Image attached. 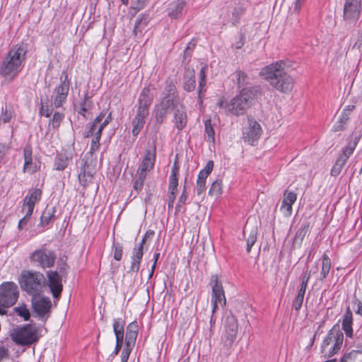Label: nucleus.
<instances>
[{"instance_id":"1","label":"nucleus","mask_w":362,"mask_h":362,"mask_svg":"<svg viewBox=\"0 0 362 362\" xmlns=\"http://www.w3.org/2000/svg\"><path fill=\"white\" fill-rule=\"evenodd\" d=\"M285 66L283 61L276 62L264 66L259 74L278 90L289 93L293 89L294 80L284 71Z\"/></svg>"},{"instance_id":"2","label":"nucleus","mask_w":362,"mask_h":362,"mask_svg":"<svg viewBox=\"0 0 362 362\" xmlns=\"http://www.w3.org/2000/svg\"><path fill=\"white\" fill-rule=\"evenodd\" d=\"M27 52L23 44L14 45L2 61L0 74L6 79L13 80L19 74Z\"/></svg>"},{"instance_id":"3","label":"nucleus","mask_w":362,"mask_h":362,"mask_svg":"<svg viewBox=\"0 0 362 362\" xmlns=\"http://www.w3.org/2000/svg\"><path fill=\"white\" fill-rule=\"evenodd\" d=\"M165 96L155 105L154 115L158 123L162 124L171 110H176L181 103L176 94L175 86L172 82H166L164 88Z\"/></svg>"},{"instance_id":"4","label":"nucleus","mask_w":362,"mask_h":362,"mask_svg":"<svg viewBox=\"0 0 362 362\" xmlns=\"http://www.w3.org/2000/svg\"><path fill=\"white\" fill-rule=\"evenodd\" d=\"M252 99V93L249 90L243 89L230 102H228L224 98H221L217 105L227 114L240 116L244 115L251 107Z\"/></svg>"},{"instance_id":"5","label":"nucleus","mask_w":362,"mask_h":362,"mask_svg":"<svg viewBox=\"0 0 362 362\" xmlns=\"http://www.w3.org/2000/svg\"><path fill=\"white\" fill-rule=\"evenodd\" d=\"M44 281L43 274L30 269L23 270L18 278L21 289L30 296L42 292L45 285Z\"/></svg>"},{"instance_id":"6","label":"nucleus","mask_w":362,"mask_h":362,"mask_svg":"<svg viewBox=\"0 0 362 362\" xmlns=\"http://www.w3.org/2000/svg\"><path fill=\"white\" fill-rule=\"evenodd\" d=\"M10 337L18 345H30L38 340L39 331L32 325L17 326L11 330Z\"/></svg>"},{"instance_id":"7","label":"nucleus","mask_w":362,"mask_h":362,"mask_svg":"<svg viewBox=\"0 0 362 362\" xmlns=\"http://www.w3.org/2000/svg\"><path fill=\"white\" fill-rule=\"evenodd\" d=\"M344 340L343 333L339 327H332L325 338L321 346V351L325 357H332L337 354L341 349Z\"/></svg>"},{"instance_id":"8","label":"nucleus","mask_w":362,"mask_h":362,"mask_svg":"<svg viewBox=\"0 0 362 362\" xmlns=\"http://www.w3.org/2000/svg\"><path fill=\"white\" fill-rule=\"evenodd\" d=\"M19 296L18 286L13 281L0 285V315L6 313V308L16 303Z\"/></svg>"},{"instance_id":"9","label":"nucleus","mask_w":362,"mask_h":362,"mask_svg":"<svg viewBox=\"0 0 362 362\" xmlns=\"http://www.w3.org/2000/svg\"><path fill=\"white\" fill-rule=\"evenodd\" d=\"M156 156V147L147 149L136 173V177L139 181L149 178V174L154 167Z\"/></svg>"},{"instance_id":"10","label":"nucleus","mask_w":362,"mask_h":362,"mask_svg":"<svg viewBox=\"0 0 362 362\" xmlns=\"http://www.w3.org/2000/svg\"><path fill=\"white\" fill-rule=\"evenodd\" d=\"M69 85L68 74L66 71H63L60 77V84L54 88L52 97L54 107H62L65 103L69 90Z\"/></svg>"},{"instance_id":"11","label":"nucleus","mask_w":362,"mask_h":362,"mask_svg":"<svg viewBox=\"0 0 362 362\" xmlns=\"http://www.w3.org/2000/svg\"><path fill=\"white\" fill-rule=\"evenodd\" d=\"M211 303L212 305V314L218 308V305L224 306L226 303L225 293L222 283L219 281L217 275H213L211 277Z\"/></svg>"},{"instance_id":"12","label":"nucleus","mask_w":362,"mask_h":362,"mask_svg":"<svg viewBox=\"0 0 362 362\" xmlns=\"http://www.w3.org/2000/svg\"><path fill=\"white\" fill-rule=\"evenodd\" d=\"M361 0H344L343 19L349 24L355 23L361 12Z\"/></svg>"},{"instance_id":"13","label":"nucleus","mask_w":362,"mask_h":362,"mask_svg":"<svg viewBox=\"0 0 362 362\" xmlns=\"http://www.w3.org/2000/svg\"><path fill=\"white\" fill-rule=\"evenodd\" d=\"M138 329V325L136 322H133L127 326L125 336V346L121 354L122 362H127L129 354L135 345Z\"/></svg>"},{"instance_id":"14","label":"nucleus","mask_w":362,"mask_h":362,"mask_svg":"<svg viewBox=\"0 0 362 362\" xmlns=\"http://www.w3.org/2000/svg\"><path fill=\"white\" fill-rule=\"evenodd\" d=\"M30 260L45 269L54 265L55 256L50 250L41 248L35 250L30 254Z\"/></svg>"},{"instance_id":"15","label":"nucleus","mask_w":362,"mask_h":362,"mask_svg":"<svg viewBox=\"0 0 362 362\" xmlns=\"http://www.w3.org/2000/svg\"><path fill=\"white\" fill-rule=\"evenodd\" d=\"M153 95L150 87L144 88L140 93L136 116L146 120Z\"/></svg>"},{"instance_id":"16","label":"nucleus","mask_w":362,"mask_h":362,"mask_svg":"<svg viewBox=\"0 0 362 362\" xmlns=\"http://www.w3.org/2000/svg\"><path fill=\"white\" fill-rule=\"evenodd\" d=\"M262 133L259 123L252 117H247V124L243 130V135L245 141L253 145L257 141Z\"/></svg>"},{"instance_id":"17","label":"nucleus","mask_w":362,"mask_h":362,"mask_svg":"<svg viewBox=\"0 0 362 362\" xmlns=\"http://www.w3.org/2000/svg\"><path fill=\"white\" fill-rule=\"evenodd\" d=\"M31 303L34 312L40 317L47 315L52 307L50 299L40 293L32 296Z\"/></svg>"},{"instance_id":"18","label":"nucleus","mask_w":362,"mask_h":362,"mask_svg":"<svg viewBox=\"0 0 362 362\" xmlns=\"http://www.w3.org/2000/svg\"><path fill=\"white\" fill-rule=\"evenodd\" d=\"M47 284L50 288L52 296L54 298L59 297L62 289V276L55 271H48L46 273Z\"/></svg>"},{"instance_id":"19","label":"nucleus","mask_w":362,"mask_h":362,"mask_svg":"<svg viewBox=\"0 0 362 362\" xmlns=\"http://www.w3.org/2000/svg\"><path fill=\"white\" fill-rule=\"evenodd\" d=\"M42 191L40 189H30L23 200L22 212L28 215H32L34 206L40 201Z\"/></svg>"},{"instance_id":"20","label":"nucleus","mask_w":362,"mask_h":362,"mask_svg":"<svg viewBox=\"0 0 362 362\" xmlns=\"http://www.w3.org/2000/svg\"><path fill=\"white\" fill-rule=\"evenodd\" d=\"M296 193L289 190L285 191L280 206V212L284 217L288 218L291 216L293 213V204L296 202Z\"/></svg>"},{"instance_id":"21","label":"nucleus","mask_w":362,"mask_h":362,"mask_svg":"<svg viewBox=\"0 0 362 362\" xmlns=\"http://www.w3.org/2000/svg\"><path fill=\"white\" fill-rule=\"evenodd\" d=\"M105 117V114L101 112L89 126L88 129L85 132L86 137H90L95 134V131L97 130L98 132H103V129L108 124L111 120V115L110 114L103 121V119Z\"/></svg>"},{"instance_id":"22","label":"nucleus","mask_w":362,"mask_h":362,"mask_svg":"<svg viewBox=\"0 0 362 362\" xmlns=\"http://www.w3.org/2000/svg\"><path fill=\"white\" fill-rule=\"evenodd\" d=\"M105 117V114L101 112L89 126L88 129L85 132L86 137H90L95 134V131L97 130L98 132H103V129L108 124L111 120V115L110 114L103 121V119Z\"/></svg>"},{"instance_id":"23","label":"nucleus","mask_w":362,"mask_h":362,"mask_svg":"<svg viewBox=\"0 0 362 362\" xmlns=\"http://www.w3.org/2000/svg\"><path fill=\"white\" fill-rule=\"evenodd\" d=\"M105 117V114L101 112L89 126L88 129L85 132L86 137H90L95 134V131L97 130L98 132H103V129L108 124L111 120V115L110 114L103 121V119Z\"/></svg>"},{"instance_id":"24","label":"nucleus","mask_w":362,"mask_h":362,"mask_svg":"<svg viewBox=\"0 0 362 362\" xmlns=\"http://www.w3.org/2000/svg\"><path fill=\"white\" fill-rule=\"evenodd\" d=\"M74 153L72 151L63 150L57 153L53 165V168L57 170H64L72 160Z\"/></svg>"},{"instance_id":"25","label":"nucleus","mask_w":362,"mask_h":362,"mask_svg":"<svg viewBox=\"0 0 362 362\" xmlns=\"http://www.w3.org/2000/svg\"><path fill=\"white\" fill-rule=\"evenodd\" d=\"M124 321L122 318L115 320L113 324L114 332L116 337V346L114 354L117 355L123 344Z\"/></svg>"},{"instance_id":"26","label":"nucleus","mask_w":362,"mask_h":362,"mask_svg":"<svg viewBox=\"0 0 362 362\" xmlns=\"http://www.w3.org/2000/svg\"><path fill=\"white\" fill-rule=\"evenodd\" d=\"M354 105H348L346 107L341 113L337 121L332 127V130L334 132H339L345 128L349 119L351 112L354 110Z\"/></svg>"},{"instance_id":"27","label":"nucleus","mask_w":362,"mask_h":362,"mask_svg":"<svg viewBox=\"0 0 362 362\" xmlns=\"http://www.w3.org/2000/svg\"><path fill=\"white\" fill-rule=\"evenodd\" d=\"M238 320L233 316L230 315L227 317L226 320V334L228 340L233 342L236 337L238 332Z\"/></svg>"},{"instance_id":"28","label":"nucleus","mask_w":362,"mask_h":362,"mask_svg":"<svg viewBox=\"0 0 362 362\" xmlns=\"http://www.w3.org/2000/svg\"><path fill=\"white\" fill-rule=\"evenodd\" d=\"M145 243V238H143L138 247L134 249L132 256V264L130 270L132 272H137L139 269L140 262L143 257V248Z\"/></svg>"},{"instance_id":"29","label":"nucleus","mask_w":362,"mask_h":362,"mask_svg":"<svg viewBox=\"0 0 362 362\" xmlns=\"http://www.w3.org/2000/svg\"><path fill=\"white\" fill-rule=\"evenodd\" d=\"M32 148L30 146L27 145L25 146L23 149V156H24V166L23 170L25 173H33L36 171L37 165L33 163V157H32Z\"/></svg>"},{"instance_id":"30","label":"nucleus","mask_w":362,"mask_h":362,"mask_svg":"<svg viewBox=\"0 0 362 362\" xmlns=\"http://www.w3.org/2000/svg\"><path fill=\"white\" fill-rule=\"evenodd\" d=\"M187 122V114L185 107L181 104L178 107H177L174 114L175 125L178 130H182L185 127Z\"/></svg>"},{"instance_id":"31","label":"nucleus","mask_w":362,"mask_h":362,"mask_svg":"<svg viewBox=\"0 0 362 362\" xmlns=\"http://www.w3.org/2000/svg\"><path fill=\"white\" fill-rule=\"evenodd\" d=\"M185 6V1L184 0H177V1L171 2L168 7V16L173 18H178Z\"/></svg>"},{"instance_id":"32","label":"nucleus","mask_w":362,"mask_h":362,"mask_svg":"<svg viewBox=\"0 0 362 362\" xmlns=\"http://www.w3.org/2000/svg\"><path fill=\"white\" fill-rule=\"evenodd\" d=\"M352 313L349 309L347 310L346 314L344 315V317L342 322V328L346 336L351 337L353 334V330L351 327L352 325Z\"/></svg>"},{"instance_id":"33","label":"nucleus","mask_w":362,"mask_h":362,"mask_svg":"<svg viewBox=\"0 0 362 362\" xmlns=\"http://www.w3.org/2000/svg\"><path fill=\"white\" fill-rule=\"evenodd\" d=\"M245 11L243 6H236L230 11V20L233 25L238 23Z\"/></svg>"},{"instance_id":"34","label":"nucleus","mask_w":362,"mask_h":362,"mask_svg":"<svg viewBox=\"0 0 362 362\" xmlns=\"http://www.w3.org/2000/svg\"><path fill=\"white\" fill-rule=\"evenodd\" d=\"M244 233L245 235H247L248 233V235L247 237V252H250L252 247L257 240V229L253 228L249 231L248 227L246 226L244 230Z\"/></svg>"},{"instance_id":"35","label":"nucleus","mask_w":362,"mask_h":362,"mask_svg":"<svg viewBox=\"0 0 362 362\" xmlns=\"http://www.w3.org/2000/svg\"><path fill=\"white\" fill-rule=\"evenodd\" d=\"M330 269H331V259L328 257L327 255L324 254L323 257H322V268H321V273H320V274L322 276V278H321L322 281L327 276Z\"/></svg>"},{"instance_id":"36","label":"nucleus","mask_w":362,"mask_h":362,"mask_svg":"<svg viewBox=\"0 0 362 362\" xmlns=\"http://www.w3.org/2000/svg\"><path fill=\"white\" fill-rule=\"evenodd\" d=\"M208 69V66L204 64L202 66L199 74V96L200 97V94L202 91L205 90L206 87V73Z\"/></svg>"},{"instance_id":"37","label":"nucleus","mask_w":362,"mask_h":362,"mask_svg":"<svg viewBox=\"0 0 362 362\" xmlns=\"http://www.w3.org/2000/svg\"><path fill=\"white\" fill-rule=\"evenodd\" d=\"M196 86V81L194 73H189L185 76L184 88L187 91H192Z\"/></svg>"},{"instance_id":"38","label":"nucleus","mask_w":362,"mask_h":362,"mask_svg":"<svg viewBox=\"0 0 362 362\" xmlns=\"http://www.w3.org/2000/svg\"><path fill=\"white\" fill-rule=\"evenodd\" d=\"M13 310L17 315L23 317L25 321L30 319V313L26 305L23 303L19 304L18 306L15 307Z\"/></svg>"},{"instance_id":"39","label":"nucleus","mask_w":362,"mask_h":362,"mask_svg":"<svg viewBox=\"0 0 362 362\" xmlns=\"http://www.w3.org/2000/svg\"><path fill=\"white\" fill-rule=\"evenodd\" d=\"M13 115V108L11 105H6L2 108L1 114L0 115V121L4 123L8 122L12 118Z\"/></svg>"},{"instance_id":"40","label":"nucleus","mask_w":362,"mask_h":362,"mask_svg":"<svg viewBox=\"0 0 362 362\" xmlns=\"http://www.w3.org/2000/svg\"><path fill=\"white\" fill-rule=\"evenodd\" d=\"M312 270L308 271L305 272V275L302 278V282L300 284V288L298 292V297L304 298L305 293L307 288L308 282L311 276Z\"/></svg>"},{"instance_id":"41","label":"nucleus","mask_w":362,"mask_h":362,"mask_svg":"<svg viewBox=\"0 0 362 362\" xmlns=\"http://www.w3.org/2000/svg\"><path fill=\"white\" fill-rule=\"evenodd\" d=\"M213 168L214 162L212 160L208 161L204 169L199 172L198 175V181H204L209 175L211 173Z\"/></svg>"},{"instance_id":"42","label":"nucleus","mask_w":362,"mask_h":362,"mask_svg":"<svg viewBox=\"0 0 362 362\" xmlns=\"http://www.w3.org/2000/svg\"><path fill=\"white\" fill-rule=\"evenodd\" d=\"M145 122H146L145 119L135 116L134 119L132 121V123H133L132 134L134 136H136L141 132V130L142 129V128L144 126Z\"/></svg>"},{"instance_id":"43","label":"nucleus","mask_w":362,"mask_h":362,"mask_svg":"<svg viewBox=\"0 0 362 362\" xmlns=\"http://www.w3.org/2000/svg\"><path fill=\"white\" fill-rule=\"evenodd\" d=\"M205 133L207 136L208 140L211 142H214L215 140V132L214 130L213 125L210 119L205 121Z\"/></svg>"},{"instance_id":"44","label":"nucleus","mask_w":362,"mask_h":362,"mask_svg":"<svg viewBox=\"0 0 362 362\" xmlns=\"http://www.w3.org/2000/svg\"><path fill=\"white\" fill-rule=\"evenodd\" d=\"M101 134V132H98V131L95 130V134L93 136H91L93 137L90 148V152L91 153H93L99 148Z\"/></svg>"},{"instance_id":"45","label":"nucleus","mask_w":362,"mask_h":362,"mask_svg":"<svg viewBox=\"0 0 362 362\" xmlns=\"http://www.w3.org/2000/svg\"><path fill=\"white\" fill-rule=\"evenodd\" d=\"M310 229V223L305 222L303 223L296 234V239L299 240L300 242L304 239V238L308 234Z\"/></svg>"},{"instance_id":"46","label":"nucleus","mask_w":362,"mask_h":362,"mask_svg":"<svg viewBox=\"0 0 362 362\" xmlns=\"http://www.w3.org/2000/svg\"><path fill=\"white\" fill-rule=\"evenodd\" d=\"M64 119V115L59 112H55L52 117V119L49 122V127L53 129H58L61 124L62 121Z\"/></svg>"},{"instance_id":"47","label":"nucleus","mask_w":362,"mask_h":362,"mask_svg":"<svg viewBox=\"0 0 362 362\" xmlns=\"http://www.w3.org/2000/svg\"><path fill=\"white\" fill-rule=\"evenodd\" d=\"M54 216V212L50 210H46L43 212L40 218V225L45 226L52 220Z\"/></svg>"},{"instance_id":"48","label":"nucleus","mask_w":362,"mask_h":362,"mask_svg":"<svg viewBox=\"0 0 362 362\" xmlns=\"http://www.w3.org/2000/svg\"><path fill=\"white\" fill-rule=\"evenodd\" d=\"M178 170H179V165H178V158L176 156L175 159L174 160L173 165L171 168V173L170 175V181H178Z\"/></svg>"},{"instance_id":"49","label":"nucleus","mask_w":362,"mask_h":362,"mask_svg":"<svg viewBox=\"0 0 362 362\" xmlns=\"http://www.w3.org/2000/svg\"><path fill=\"white\" fill-rule=\"evenodd\" d=\"M356 142H350L342 150V153L340 154L341 156L345 157L346 159H349V156L353 153L355 148H356Z\"/></svg>"},{"instance_id":"50","label":"nucleus","mask_w":362,"mask_h":362,"mask_svg":"<svg viewBox=\"0 0 362 362\" xmlns=\"http://www.w3.org/2000/svg\"><path fill=\"white\" fill-rule=\"evenodd\" d=\"M221 192V182H212L209 189V194L212 196L217 197Z\"/></svg>"},{"instance_id":"51","label":"nucleus","mask_w":362,"mask_h":362,"mask_svg":"<svg viewBox=\"0 0 362 362\" xmlns=\"http://www.w3.org/2000/svg\"><path fill=\"white\" fill-rule=\"evenodd\" d=\"M169 189L170 191V202H169V207L173 206L174 199H175V194L177 192V182H170L169 186Z\"/></svg>"},{"instance_id":"52","label":"nucleus","mask_w":362,"mask_h":362,"mask_svg":"<svg viewBox=\"0 0 362 362\" xmlns=\"http://www.w3.org/2000/svg\"><path fill=\"white\" fill-rule=\"evenodd\" d=\"M236 76L238 83L240 86H244L245 83H247L248 77L245 72L242 71H238L236 73Z\"/></svg>"},{"instance_id":"53","label":"nucleus","mask_w":362,"mask_h":362,"mask_svg":"<svg viewBox=\"0 0 362 362\" xmlns=\"http://www.w3.org/2000/svg\"><path fill=\"white\" fill-rule=\"evenodd\" d=\"M145 1L146 0H130L132 4L131 8L134 9L135 12H137L144 7Z\"/></svg>"},{"instance_id":"54","label":"nucleus","mask_w":362,"mask_h":362,"mask_svg":"<svg viewBox=\"0 0 362 362\" xmlns=\"http://www.w3.org/2000/svg\"><path fill=\"white\" fill-rule=\"evenodd\" d=\"M122 257V247L120 245H115L114 247V258L119 261Z\"/></svg>"},{"instance_id":"55","label":"nucleus","mask_w":362,"mask_h":362,"mask_svg":"<svg viewBox=\"0 0 362 362\" xmlns=\"http://www.w3.org/2000/svg\"><path fill=\"white\" fill-rule=\"evenodd\" d=\"M305 0H295L293 3V12L299 13Z\"/></svg>"},{"instance_id":"56","label":"nucleus","mask_w":362,"mask_h":362,"mask_svg":"<svg viewBox=\"0 0 362 362\" xmlns=\"http://www.w3.org/2000/svg\"><path fill=\"white\" fill-rule=\"evenodd\" d=\"M40 112L42 115L49 117L52 113V109L49 108L47 106L42 105Z\"/></svg>"},{"instance_id":"57","label":"nucleus","mask_w":362,"mask_h":362,"mask_svg":"<svg viewBox=\"0 0 362 362\" xmlns=\"http://www.w3.org/2000/svg\"><path fill=\"white\" fill-rule=\"evenodd\" d=\"M245 44V37L243 35H240L238 40L235 42L233 45L235 49H240Z\"/></svg>"},{"instance_id":"58","label":"nucleus","mask_w":362,"mask_h":362,"mask_svg":"<svg viewBox=\"0 0 362 362\" xmlns=\"http://www.w3.org/2000/svg\"><path fill=\"white\" fill-rule=\"evenodd\" d=\"M346 161L347 159H346L345 157H343L341 155H339L334 165L337 166L341 167L343 168Z\"/></svg>"},{"instance_id":"59","label":"nucleus","mask_w":362,"mask_h":362,"mask_svg":"<svg viewBox=\"0 0 362 362\" xmlns=\"http://www.w3.org/2000/svg\"><path fill=\"white\" fill-rule=\"evenodd\" d=\"M31 215H28L27 214H25V216L19 221L18 223V228L21 229L23 225H25L28 223L30 218Z\"/></svg>"},{"instance_id":"60","label":"nucleus","mask_w":362,"mask_h":362,"mask_svg":"<svg viewBox=\"0 0 362 362\" xmlns=\"http://www.w3.org/2000/svg\"><path fill=\"white\" fill-rule=\"evenodd\" d=\"M303 298H300V297H298L296 296V298L293 303V307L295 308L296 310H298L301 305H302V303H303Z\"/></svg>"},{"instance_id":"61","label":"nucleus","mask_w":362,"mask_h":362,"mask_svg":"<svg viewBox=\"0 0 362 362\" xmlns=\"http://www.w3.org/2000/svg\"><path fill=\"white\" fill-rule=\"evenodd\" d=\"M355 354H356V352H351L347 354H345L340 362H350L351 360L352 359L353 355Z\"/></svg>"},{"instance_id":"62","label":"nucleus","mask_w":362,"mask_h":362,"mask_svg":"<svg viewBox=\"0 0 362 362\" xmlns=\"http://www.w3.org/2000/svg\"><path fill=\"white\" fill-rule=\"evenodd\" d=\"M342 168L337 165H334L331 170V175L332 176H337L341 172Z\"/></svg>"},{"instance_id":"63","label":"nucleus","mask_w":362,"mask_h":362,"mask_svg":"<svg viewBox=\"0 0 362 362\" xmlns=\"http://www.w3.org/2000/svg\"><path fill=\"white\" fill-rule=\"evenodd\" d=\"M197 188L199 194H201L205 189V182H197Z\"/></svg>"},{"instance_id":"64","label":"nucleus","mask_w":362,"mask_h":362,"mask_svg":"<svg viewBox=\"0 0 362 362\" xmlns=\"http://www.w3.org/2000/svg\"><path fill=\"white\" fill-rule=\"evenodd\" d=\"M141 23V19H136V21H135V25H134V33L135 35L137 34V32L139 31L141 32V30H139V25Z\"/></svg>"}]
</instances>
